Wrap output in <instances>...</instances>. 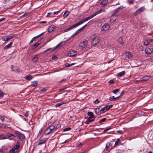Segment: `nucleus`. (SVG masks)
I'll list each match as a JSON object with an SVG mask.
<instances>
[{"mask_svg": "<svg viewBox=\"0 0 153 153\" xmlns=\"http://www.w3.org/2000/svg\"><path fill=\"white\" fill-rule=\"evenodd\" d=\"M85 22L84 20V19L81 20V21L79 22H78L76 24H75L74 25H73L69 27L68 28H66V29H65L64 30V32H67L71 29H73V28H74L75 27H76L79 25L82 24L83 23H84Z\"/></svg>", "mask_w": 153, "mask_h": 153, "instance_id": "f257e3e1", "label": "nucleus"}, {"mask_svg": "<svg viewBox=\"0 0 153 153\" xmlns=\"http://www.w3.org/2000/svg\"><path fill=\"white\" fill-rule=\"evenodd\" d=\"M20 147V142L19 141H17L16 145L10 150L9 153H16Z\"/></svg>", "mask_w": 153, "mask_h": 153, "instance_id": "f03ea898", "label": "nucleus"}, {"mask_svg": "<svg viewBox=\"0 0 153 153\" xmlns=\"http://www.w3.org/2000/svg\"><path fill=\"white\" fill-rule=\"evenodd\" d=\"M102 11V9H101L100 10H99L97 11V12H96L94 13L93 14L91 15H90L89 16L85 18V19H84V20L85 22H86L89 20H90V19L96 16V15L100 13Z\"/></svg>", "mask_w": 153, "mask_h": 153, "instance_id": "7ed1b4c3", "label": "nucleus"}, {"mask_svg": "<svg viewBox=\"0 0 153 153\" xmlns=\"http://www.w3.org/2000/svg\"><path fill=\"white\" fill-rule=\"evenodd\" d=\"M14 133L16 136L18 137L20 140L22 141H23L25 140V136L24 134L18 131H15Z\"/></svg>", "mask_w": 153, "mask_h": 153, "instance_id": "20e7f679", "label": "nucleus"}, {"mask_svg": "<svg viewBox=\"0 0 153 153\" xmlns=\"http://www.w3.org/2000/svg\"><path fill=\"white\" fill-rule=\"evenodd\" d=\"M123 56H125V57L124 58L125 59H131L132 57V55L131 53L128 52H126L124 54Z\"/></svg>", "mask_w": 153, "mask_h": 153, "instance_id": "39448f33", "label": "nucleus"}, {"mask_svg": "<svg viewBox=\"0 0 153 153\" xmlns=\"http://www.w3.org/2000/svg\"><path fill=\"white\" fill-rule=\"evenodd\" d=\"M13 36H14V35H13L12 34L4 36L2 37V39L4 41H7L10 39L13 38Z\"/></svg>", "mask_w": 153, "mask_h": 153, "instance_id": "423d86ee", "label": "nucleus"}, {"mask_svg": "<svg viewBox=\"0 0 153 153\" xmlns=\"http://www.w3.org/2000/svg\"><path fill=\"white\" fill-rule=\"evenodd\" d=\"M145 9L143 7H142L138 9L134 13V15L135 16H136L137 15L140 14L141 12L144 11V10Z\"/></svg>", "mask_w": 153, "mask_h": 153, "instance_id": "0eeeda50", "label": "nucleus"}, {"mask_svg": "<svg viewBox=\"0 0 153 153\" xmlns=\"http://www.w3.org/2000/svg\"><path fill=\"white\" fill-rule=\"evenodd\" d=\"M11 71H14L16 72L19 73V70L17 67H15L13 65L11 66Z\"/></svg>", "mask_w": 153, "mask_h": 153, "instance_id": "6e6552de", "label": "nucleus"}, {"mask_svg": "<svg viewBox=\"0 0 153 153\" xmlns=\"http://www.w3.org/2000/svg\"><path fill=\"white\" fill-rule=\"evenodd\" d=\"M112 145L110 143H108L106 145L105 149L108 152H110L112 148Z\"/></svg>", "mask_w": 153, "mask_h": 153, "instance_id": "1a4fd4ad", "label": "nucleus"}, {"mask_svg": "<svg viewBox=\"0 0 153 153\" xmlns=\"http://www.w3.org/2000/svg\"><path fill=\"white\" fill-rule=\"evenodd\" d=\"M109 25L107 24H105L101 27V30L105 31L109 28Z\"/></svg>", "mask_w": 153, "mask_h": 153, "instance_id": "9d476101", "label": "nucleus"}, {"mask_svg": "<svg viewBox=\"0 0 153 153\" xmlns=\"http://www.w3.org/2000/svg\"><path fill=\"white\" fill-rule=\"evenodd\" d=\"M100 41V38L99 37H97L95 39L93 42H92L91 44L92 45H95L98 44Z\"/></svg>", "mask_w": 153, "mask_h": 153, "instance_id": "9b49d317", "label": "nucleus"}, {"mask_svg": "<svg viewBox=\"0 0 153 153\" xmlns=\"http://www.w3.org/2000/svg\"><path fill=\"white\" fill-rule=\"evenodd\" d=\"M55 127L53 125L50 126L47 129V131H49V132L47 133V134H49L54 129Z\"/></svg>", "mask_w": 153, "mask_h": 153, "instance_id": "f8f14e48", "label": "nucleus"}, {"mask_svg": "<svg viewBox=\"0 0 153 153\" xmlns=\"http://www.w3.org/2000/svg\"><path fill=\"white\" fill-rule=\"evenodd\" d=\"M40 41H38L35 44L33 45L30 48L31 50L34 49L36 48L40 44Z\"/></svg>", "mask_w": 153, "mask_h": 153, "instance_id": "ddd939ff", "label": "nucleus"}, {"mask_svg": "<svg viewBox=\"0 0 153 153\" xmlns=\"http://www.w3.org/2000/svg\"><path fill=\"white\" fill-rule=\"evenodd\" d=\"M31 14V12H27V13H25L22 16H21L20 17V18H26L30 16Z\"/></svg>", "mask_w": 153, "mask_h": 153, "instance_id": "4468645a", "label": "nucleus"}, {"mask_svg": "<svg viewBox=\"0 0 153 153\" xmlns=\"http://www.w3.org/2000/svg\"><path fill=\"white\" fill-rule=\"evenodd\" d=\"M47 139L46 138H43L40 140L39 142L38 145H40L44 143L45 142H47Z\"/></svg>", "mask_w": 153, "mask_h": 153, "instance_id": "2eb2a0df", "label": "nucleus"}, {"mask_svg": "<svg viewBox=\"0 0 153 153\" xmlns=\"http://www.w3.org/2000/svg\"><path fill=\"white\" fill-rule=\"evenodd\" d=\"M87 41H85L81 43L80 44V46L82 48H85L87 46Z\"/></svg>", "mask_w": 153, "mask_h": 153, "instance_id": "dca6fc26", "label": "nucleus"}, {"mask_svg": "<svg viewBox=\"0 0 153 153\" xmlns=\"http://www.w3.org/2000/svg\"><path fill=\"white\" fill-rule=\"evenodd\" d=\"M76 53L74 51H71L68 53V56H72L76 55Z\"/></svg>", "mask_w": 153, "mask_h": 153, "instance_id": "f3484780", "label": "nucleus"}, {"mask_svg": "<svg viewBox=\"0 0 153 153\" xmlns=\"http://www.w3.org/2000/svg\"><path fill=\"white\" fill-rule=\"evenodd\" d=\"M5 118L7 119V118L5 117L3 115L0 114V120L2 122H7L8 121L5 120Z\"/></svg>", "mask_w": 153, "mask_h": 153, "instance_id": "a211bd4d", "label": "nucleus"}, {"mask_svg": "<svg viewBox=\"0 0 153 153\" xmlns=\"http://www.w3.org/2000/svg\"><path fill=\"white\" fill-rule=\"evenodd\" d=\"M55 27V26L53 25H52L50 26L48 28V31L49 32H52L54 29Z\"/></svg>", "mask_w": 153, "mask_h": 153, "instance_id": "6ab92c4d", "label": "nucleus"}, {"mask_svg": "<svg viewBox=\"0 0 153 153\" xmlns=\"http://www.w3.org/2000/svg\"><path fill=\"white\" fill-rule=\"evenodd\" d=\"M13 44V42H10L9 44H8L7 45L5 46L4 48V49L5 50L9 48H10L11 46L12 45V44Z\"/></svg>", "mask_w": 153, "mask_h": 153, "instance_id": "aec40b11", "label": "nucleus"}, {"mask_svg": "<svg viewBox=\"0 0 153 153\" xmlns=\"http://www.w3.org/2000/svg\"><path fill=\"white\" fill-rule=\"evenodd\" d=\"M97 37L96 34H93L90 36V39L92 40V42H93Z\"/></svg>", "mask_w": 153, "mask_h": 153, "instance_id": "412c9836", "label": "nucleus"}, {"mask_svg": "<svg viewBox=\"0 0 153 153\" xmlns=\"http://www.w3.org/2000/svg\"><path fill=\"white\" fill-rule=\"evenodd\" d=\"M126 74V72L124 71H123L120 72L119 73L117 74V76L118 77H121L124 75Z\"/></svg>", "mask_w": 153, "mask_h": 153, "instance_id": "4be33fe9", "label": "nucleus"}, {"mask_svg": "<svg viewBox=\"0 0 153 153\" xmlns=\"http://www.w3.org/2000/svg\"><path fill=\"white\" fill-rule=\"evenodd\" d=\"M95 112L96 114L98 115H99L101 114L99 108H96L95 110Z\"/></svg>", "mask_w": 153, "mask_h": 153, "instance_id": "5701e85b", "label": "nucleus"}, {"mask_svg": "<svg viewBox=\"0 0 153 153\" xmlns=\"http://www.w3.org/2000/svg\"><path fill=\"white\" fill-rule=\"evenodd\" d=\"M37 81H32L31 82V85L33 87L36 86L37 84Z\"/></svg>", "mask_w": 153, "mask_h": 153, "instance_id": "b1692460", "label": "nucleus"}, {"mask_svg": "<svg viewBox=\"0 0 153 153\" xmlns=\"http://www.w3.org/2000/svg\"><path fill=\"white\" fill-rule=\"evenodd\" d=\"M70 13V12L68 10H66L64 13L63 15V16L64 17H65L67 16Z\"/></svg>", "mask_w": 153, "mask_h": 153, "instance_id": "393cba45", "label": "nucleus"}, {"mask_svg": "<svg viewBox=\"0 0 153 153\" xmlns=\"http://www.w3.org/2000/svg\"><path fill=\"white\" fill-rule=\"evenodd\" d=\"M119 42L121 44L123 45L124 43V41L123 40L122 38L120 37L118 39Z\"/></svg>", "mask_w": 153, "mask_h": 153, "instance_id": "a878e982", "label": "nucleus"}, {"mask_svg": "<svg viewBox=\"0 0 153 153\" xmlns=\"http://www.w3.org/2000/svg\"><path fill=\"white\" fill-rule=\"evenodd\" d=\"M142 80L144 81L148 80L149 78V77L147 76H145L142 77Z\"/></svg>", "mask_w": 153, "mask_h": 153, "instance_id": "bb28decb", "label": "nucleus"}, {"mask_svg": "<svg viewBox=\"0 0 153 153\" xmlns=\"http://www.w3.org/2000/svg\"><path fill=\"white\" fill-rule=\"evenodd\" d=\"M145 52L146 54H149L151 53V51L149 50V48H146V49Z\"/></svg>", "mask_w": 153, "mask_h": 153, "instance_id": "cd10ccee", "label": "nucleus"}, {"mask_svg": "<svg viewBox=\"0 0 153 153\" xmlns=\"http://www.w3.org/2000/svg\"><path fill=\"white\" fill-rule=\"evenodd\" d=\"M53 16L54 15L53 13L49 12L48 13L47 17H53Z\"/></svg>", "mask_w": 153, "mask_h": 153, "instance_id": "c85d7f7f", "label": "nucleus"}, {"mask_svg": "<svg viewBox=\"0 0 153 153\" xmlns=\"http://www.w3.org/2000/svg\"><path fill=\"white\" fill-rule=\"evenodd\" d=\"M95 119V117L94 116L92 117H89L88 118V119L89 121L91 122L94 121Z\"/></svg>", "mask_w": 153, "mask_h": 153, "instance_id": "c756f323", "label": "nucleus"}, {"mask_svg": "<svg viewBox=\"0 0 153 153\" xmlns=\"http://www.w3.org/2000/svg\"><path fill=\"white\" fill-rule=\"evenodd\" d=\"M119 10L118 9H117V8L115 10L114 12L112 14V16H117V13L118 12Z\"/></svg>", "mask_w": 153, "mask_h": 153, "instance_id": "7c9ffc66", "label": "nucleus"}, {"mask_svg": "<svg viewBox=\"0 0 153 153\" xmlns=\"http://www.w3.org/2000/svg\"><path fill=\"white\" fill-rule=\"evenodd\" d=\"M39 90L43 92H46L47 90V89L45 88H43L41 87L40 88Z\"/></svg>", "mask_w": 153, "mask_h": 153, "instance_id": "2f4dec72", "label": "nucleus"}, {"mask_svg": "<svg viewBox=\"0 0 153 153\" xmlns=\"http://www.w3.org/2000/svg\"><path fill=\"white\" fill-rule=\"evenodd\" d=\"M33 77L31 75H28L26 76L25 78L27 80H30L33 78Z\"/></svg>", "mask_w": 153, "mask_h": 153, "instance_id": "473e14b6", "label": "nucleus"}, {"mask_svg": "<svg viewBox=\"0 0 153 153\" xmlns=\"http://www.w3.org/2000/svg\"><path fill=\"white\" fill-rule=\"evenodd\" d=\"M108 3L107 0H104L101 2V4L102 5H105Z\"/></svg>", "mask_w": 153, "mask_h": 153, "instance_id": "72a5a7b5", "label": "nucleus"}, {"mask_svg": "<svg viewBox=\"0 0 153 153\" xmlns=\"http://www.w3.org/2000/svg\"><path fill=\"white\" fill-rule=\"evenodd\" d=\"M89 117H92L94 116V114L93 112H88L87 113Z\"/></svg>", "mask_w": 153, "mask_h": 153, "instance_id": "f704fd0d", "label": "nucleus"}, {"mask_svg": "<svg viewBox=\"0 0 153 153\" xmlns=\"http://www.w3.org/2000/svg\"><path fill=\"white\" fill-rule=\"evenodd\" d=\"M65 103L64 102H59V103H58L56 104L55 106L56 107H59V106H60L61 105H62V104H64Z\"/></svg>", "mask_w": 153, "mask_h": 153, "instance_id": "c9c22d12", "label": "nucleus"}, {"mask_svg": "<svg viewBox=\"0 0 153 153\" xmlns=\"http://www.w3.org/2000/svg\"><path fill=\"white\" fill-rule=\"evenodd\" d=\"M75 64V63H71V64L66 63L65 64V67H71V66L74 65Z\"/></svg>", "mask_w": 153, "mask_h": 153, "instance_id": "e433bc0d", "label": "nucleus"}, {"mask_svg": "<svg viewBox=\"0 0 153 153\" xmlns=\"http://www.w3.org/2000/svg\"><path fill=\"white\" fill-rule=\"evenodd\" d=\"M109 100L110 101H113L115 100V97L114 96H113L109 97Z\"/></svg>", "mask_w": 153, "mask_h": 153, "instance_id": "4c0bfd02", "label": "nucleus"}, {"mask_svg": "<svg viewBox=\"0 0 153 153\" xmlns=\"http://www.w3.org/2000/svg\"><path fill=\"white\" fill-rule=\"evenodd\" d=\"M4 94V93L2 90L0 89V97L1 98L3 97Z\"/></svg>", "mask_w": 153, "mask_h": 153, "instance_id": "58836bf2", "label": "nucleus"}, {"mask_svg": "<svg viewBox=\"0 0 153 153\" xmlns=\"http://www.w3.org/2000/svg\"><path fill=\"white\" fill-rule=\"evenodd\" d=\"M38 57L37 56H36L33 57V58L32 59V60L33 62H35L38 60Z\"/></svg>", "mask_w": 153, "mask_h": 153, "instance_id": "ea45409f", "label": "nucleus"}, {"mask_svg": "<svg viewBox=\"0 0 153 153\" xmlns=\"http://www.w3.org/2000/svg\"><path fill=\"white\" fill-rule=\"evenodd\" d=\"M7 137H11L12 136L16 137L15 136L14 134H12L11 133H8L7 134Z\"/></svg>", "mask_w": 153, "mask_h": 153, "instance_id": "a19ab883", "label": "nucleus"}, {"mask_svg": "<svg viewBox=\"0 0 153 153\" xmlns=\"http://www.w3.org/2000/svg\"><path fill=\"white\" fill-rule=\"evenodd\" d=\"M106 119L105 118H104L102 119H101L99 120V123H101L102 122H104L106 120Z\"/></svg>", "mask_w": 153, "mask_h": 153, "instance_id": "79ce46f5", "label": "nucleus"}, {"mask_svg": "<svg viewBox=\"0 0 153 153\" xmlns=\"http://www.w3.org/2000/svg\"><path fill=\"white\" fill-rule=\"evenodd\" d=\"M71 128L70 127H67L63 129V131H68L71 129Z\"/></svg>", "mask_w": 153, "mask_h": 153, "instance_id": "37998d69", "label": "nucleus"}, {"mask_svg": "<svg viewBox=\"0 0 153 153\" xmlns=\"http://www.w3.org/2000/svg\"><path fill=\"white\" fill-rule=\"evenodd\" d=\"M123 151L122 150L118 149L117 150V152L116 153H123Z\"/></svg>", "mask_w": 153, "mask_h": 153, "instance_id": "c03bdc74", "label": "nucleus"}, {"mask_svg": "<svg viewBox=\"0 0 153 153\" xmlns=\"http://www.w3.org/2000/svg\"><path fill=\"white\" fill-rule=\"evenodd\" d=\"M120 91V90L119 89H116L113 91V93L116 94V93Z\"/></svg>", "mask_w": 153, "mask_h": 153, "instance_id": "a18cd8bd", "label": "nucleus"}, {"mask_svg": "<svg viewBox=\"0 0 153 153\" xmlns=\"http://www.w3.org/2000/svg\"><path fill=\"white\" fill-rule=\"evenodd\" d=\"M120 139H117V140L115 142V143L114 144V145H117L119 143V142H120Z\"/></svg>", "mask_w": 153, "mask_h": 153, "instance_id": "49530a36", "label": "nucleus"}, {"mask_svg": "<svg viewBox=\"0 0 153 153\" xmlns=\"http://www.w3.org/2000/svg\"><path fill=\"white\" fill-rule=\"evenodd\" d=\"M104 108H105V110L106 111L110 109L109 106L107 105L104 107Z\"/></svg>", "mask_w": 153, "mask_h": 153, "instance_id": "de8ad7c7", "label": "nucleus"}, {"mask_svg": "<svg viewBox=\"0 0 153 153\" xmlns=\"http://www.w3.org/2000/svg\"><path fill=\"white\" fill-rule=\"evenodd\" d=\"M149 44V42L147 40L145 41L144 43V45L146 46L148 45Z\"/></svg>", "mask_w": 153, "mask_h": 153, "instance_id": "09e8293b", "label": "nucleus"}, {"mask_svg": "<svg viewBox=\"0 0 153 153\" xmlns=\"http://www.w3.org/2000/svg\"><path fill=\"white\" fill-rule=\"evenodd\" d=\"M111 129V128H106V129H105L103 131V132H104V133H106L107 131H108L109 130H110Z\"/></svg>", "mask_w": 153, "mask_h": 153, "instance_id": "8fccbe9b", "label": "nucleus"}, {"mask_svg": "<svg viewBox=\"0 0 153 153\" xmlns=\"http://www.w3.org/2000/svg\"><path fill=\"white\" fill-rule=\"evenodd\" d=\"M79 33V30H77L75 33H74L72 36H74L77 35Z\"/></svg>", "mask_w": 153, "mask_h": 153, "instance_id": "3c124183", "label": "nucleus"}, {"mask_svg": "<svg viewBox=\"0 0 153 153\" xmlns=\"http://www.w3.org/2000/svg\"><path fill=\"white\" fill-rule=\"evenodd\" d=\"M82 145V144L80 142H78L76 144V146H81Z\"/></svg>", "mask_w": 153, "mask_h": 153, "instance_id": "603ef678", "label": "nucleus"}, {"mask_svg": "<svg viewBox=\"0 0 153 153\" xmlns=\"http://www.w3.org/2000/svg\"><path fill=\"white\" fill-rule=\"evenodd\" d=\"M105 110V108H104V107L102 108L101 109H100V112H101V113H103L104 112V111Z\"/></svg>", "mask_w": 153, "mask_h": 153, "instance_id": "864d4df0", "label": "nucleus"}, {"mask_svg": "<svg viewBox=\"0 0 153 153\" xmlns=\"http://www.w3.org/2000/svg\"><path fill=\"white\" fill-rule=\"evenodd\" d=\"M60 11V10H59L58 11H56V12H54L53 13V15H55V14H56L57 13H59Z\"/></svg>", "mask_w": 153, "mask_h": 153, "instance_id": "5fc2aeb1", "label": "nucleus"}, {"mask_svg": "<svg viewBox=\"0 0 153 153\" xmlns=\"http://www.w3.org/2000/svg\"><path fill=\"white\" fill-rule=\"evenodd\" d=\"M28 113L27 112H26L24 116L26 117H28Z\"/></svg>", "mask_w": 153, "mask_h": 153, "instance_id": "6e6d98bb", "label": "nucleus"}, {"mask_svg": "<svg viewBox=\"0 0 153 153\" xmlns=\"http://www.w3.org/2000/svg\"><path fill=\"white\" fill-rule=\"evenodd\" d=\"M91 122L89 121L88 119L85 122V123L86 124H89Z\"/></svg>", "mask_w": 153, "mask_h": 153, "instance_id": "4d7b16f0", "label": "nucleus"}, {"mask_svg": "<svg viewBox=\"0 0 153 153\" xmlns=\"http://www.w3.org/2000/svg\"><path fill=\"white\" fill-rule=\"evenodd\" d=\"M108 82L109 83L112 84L114 83V81L113 80L111 79Z\"/></svg>", "mask_w": 153, "mask_h": 153, "instance_id": "13d9d810", "label": "nucleus"}, {"mask_svg": "<svg viewBox=\"0 0 153 153\" xmlns=\"http://www.w3.org/2000/svg\"><path fill=\"white\" fill-rule=\"evenodd\" d=\"M99 101L98 99H97L94 102V103L95 104H97L99 103Z\"/></svg>", "mask_w": 153, "mask_h": 153, "instance_id": "bf43d9fd", "label": "nucleus"}, {"mask_svg": "<svg viewBox=\"0 0 153 153\" xmlns=\"http://www.w3.org/2000/svg\"><path fill=\"white\" fill-rule=\"evenodd\" d=\"M124 92L125 91H123L121 93V94H120V96L121 97V96H122L124 94Z\"/></svg>", "mask_w": 153, "mask_h": 153, "instance_id": "052dcab7", "label": "nucleus"}, {"mask_svg": "<svg viewBox=\"0 0 153 153\" xmlns=\"http://www.w3.org/2000/svg\"><path fill=\"white\" fill-rule=\"evenodd\" d=\"M35 40V39H33V38L30 41V44L33 43V42L34 40Z\"/></svg>", "mask_w": 153, "mask_h": 153, "instance_id": "680f3d73", "label": "nucleus"}, {"mask_svg": "<svg viewBox=\"0 0 153 153\" xmlns=\"http://www.w3.org/2000/svg\"><path fill=\"white\" fill-rule=\"evenodd\" d=\"M46 23H47V22H46V21H42V22H39V24H42V23L46 24Z\"/></svg>", "mask_w": 153, "mask_h": 153, "instance_id": "e2e57ef3", "label": "nucleus"}, {"mask_svg": "<svg viewBox=\"0 0 153 153\" xmlns=\"http://www.w3.org/2000/svg\"><path fill=\"white\" fill-rule=\"evenodd\" d=\"M117 8L119 10L122 9H123V6H121L120 7H119Z\"/></svg>", "mask_w": 153, "mask_h": 153, "instance_id": "0e129e2a", "label": "nucleus"}, {"mask_svg": "<svg viewBox=\"0 0 153 153\" xmlns=\"http://www.w3.org/2000/svg\"><path fill=\"white\" fill-rule=\"evenodd\" d=\"M57 58V57L56 56H54L52 57V59L53 60H55Z\"/></svg>", "mask_w": 153, "mask_h": 153, "instance_id": "69168bd1", "label": "nucleus"}, {"mask_svg": "<svg viewBox=\"0 0 153 153\" xmlns=\"http://www.w3.org/2000/svg\"><path fill=\"white\" fill-rule=\"evenodd\" d=\"M5 19V18H3L0 19V22L4 21Z\"/></svg>", "mask_w": 153, "mask_h": 153, "instance_id": "338daca9", "label": "nucleus"}, {"mask_svg": "<svg viewBox=\"0 0 153 153\" xmlns=\"http://www.w3.org/2000/svg\"><path fill=\"white\" fill-rule=\"evenodd\" d=\"M40 37L39 35H38L36 36L33 37V39H37L38 38H39Z\"/></svg>", "mask_w": 153, "mask_h": 153, "instance_id": "774afa93", "label": "nucleus"}]
</instances>
